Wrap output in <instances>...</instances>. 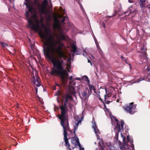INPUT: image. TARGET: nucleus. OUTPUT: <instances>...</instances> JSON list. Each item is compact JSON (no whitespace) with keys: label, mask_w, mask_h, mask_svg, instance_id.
<instances>
[{"label":"nucleus","mask_w":150,"mask_h":150,"mask_svg":"<svg viewBox=\"0 0 150 150\" xmlns=\"http://www.w3.org/2000/svg\"><path fill=\"white\" fill-rule=\"evenodd\" d=\"M41 25L44 28L45 32L42 31L40 35L46 41L45 47H43L44 54L51 61L53 67L50 73L52 75L56 74L59 76L63 82L67 81L69 74L64 69L67 65V57L62 50L64 46V43L59 41V45L57 47V42L51 29L45 27L43 23Z\"/></svg>","instance_id":"nucleus-1"},{"label":"nucleus","mask_w":150,"mask_h":150,"mask_svg":"<svg viewBox=\"0 0 150 150\" xmlns=\"http://www.w3.org/2000/svg\"><path fill=\"white\" fill-rule=\"evenodd\" d=\"M110 117L112 120V124L113 125V119L116 122V125L115 126V136L114 139L117 141L118 139V134L120 132L121 136L122 138L123 141L124 142V144L123 146L120 147V149L122 150H134V146L132 139L127 137L126 139L125 137H124L122 134V130H123V127L124 124V122L123 120L121 121H119L115 117L113 116L112 115H110Z\"/></svg>","instance_id":"nucleus-2"},{"label":"nucleus","mask_w":150,"mask_h":150,"mask_svg":"<svg viewBox=\"0 0 150 150\" xmlns=\"http://www.w3.org/2000/svg\"><path fill=\"white\" fill-rule=\"evenodd\" d=\"M68 102L65 101L63 105L60 106L61 114L60 116L57 117L61 120V125L62 122L63 124H69L68 119V114L67 113V104Z\"/></svg>","instance_id":"nucleus-3"},{"label":"nucleus","mask_w":150,"mask_h":150,"mask_svg":"<svg viewBox=\"0 0 150 150\" xmlns=\"http://www.w3.org/2000/svg\"><path fill=\"white\" fill-rule=\"evenodd\" d=\"M33 3L36 8L41 13L45 14L47 13V6L49 4L48 0H43L40 3L38 2L37 0H34Z\"/></svg>","instance_id":"nucleus-4"},{"label":"nucleus","mask_w":150,"mask_h":150,"mask_svg":"<svg viewBox=\"0 0 150 150\" xmlns=\"http://www.w3.org/2000/svg\"><path fill=\"white\" fill-rule=\"evenodd\" d=\"M61 125L63 128L64 140L65 142V145L66 146L69 148L70 145L68 139L67 138V132L69 131L71 132V131L70 129L69 124H63L62 122Z\"/></svg>","instance_id":"nucleus-5"},{"label":"nucleus","mask_w":150,"mask_h":150,"mask_svg":"<svg viewBox=\"0 0 150 150\" xmlns=\"http://www.w3.org/2000/svg\"><path fill=\"white\" fill-rule=\"evenodd\" d=\"M26 17L28 18V21L29 27L32 30L37 31L40 25V23L39 21H37V25H35L33 23V21L30 19V18L28 17L29 15L27 12H26Z\"/></svg>","instance_id":"nucleus-6"},{"label":"nucleus","mask_w":150,"mask_h":150,"mask_svg":"<svg viewBox=\"0 0 150 150\" xmlns=\"http://www.w3.org/2000/svg\"><path fill=\"white\" fill-rule=\"evenodd\" d=\"M133 103H131L129 105L125 106L124 107L125 109L127 112L132 114H134L136 112L135 110L136 105H133Z\"/></svg>","instance_id":"nucleus-7"},{"label":"nucleus","mask_w":150,"mask_h":150,"mask_svg":"<svg viewBox=\"0 0 150 150\" xmlns=\"http://www.w3.org/2000/svg\"><path fill=\"white\" fill-rule=\"evenodd\" d=\"M58 33L60 34L59 39L61 40H64L66 39V37L64 35V33L62 27L59 24L56 25Z\"/></svg>","instance_id":"nucleus-8"},{"label":"nucleus","mask_w":150,"mask_h":150,"mask_svg":"<svg viewBox=\"0 0 150 150\" xmlns=\"http://www.w3.org/2000/svg\"><path fill=\"white\" fill-rule=\"evenodd\" d=\"M144 64H145L144 70V72L145 73V76L148 78V77L150 76V65L148 64V62H144Z\"/></svg>","instance_id":"nucleus-9"},{"label":"nucleus","mask_w":150,"mask_h":150,"mask_svg":"<svg viewBox=\"0 0 150 150\" xmlns=\"http://www.w3.org/2000/svg\"><path fill=\"white\" fill-rule=\"evenodd\" d=\"M35 77L34 75L33 76V82L36 87H39L41 86L39 77L36 74H35Z\"/></svg>","instance_id":"nucleus-10"},{"label":"nucleus","mask_w":150,"mask_h":150,"mask_svg":"<svg viewBox=\"0 0 150 150\" xmlns=\"http://www.w3.org/2000/svg\"><path fill=\"white\" fill-rule=\"evenodd\" d=\"M140 2H139V4L141 8H142V12L143 13L146 12V10H145L146 5H147L146 4L147 3V1L146 0H139Z\"/></svg>","instance_id":"nucleus-11"},{"label":"nucleus","mask_w":150,"mask_h":150,"mask_svg":"<svg viewBox=\"0 0 150 150\" xmlns=\"http://www.w3.org/2000/svg\"><path fill=\"white\" fill-rule=\"evenodd\" d=\"M71 47L72 50V52H74V53L72 54L73 57H74L75 54L76 55L80 54V49H79L77 48L76 46V43H73Z\"/></svg>","instance_id":"nucleus-12"},{"label":"nucleus","mask_w":150,"mask_h":150,"mask_svg":"<svg viewBox=\"0 0 150 150\" xmlns=\"http://www.w3.org/2000/svg\"><path fill=\"white\" fill-rule=\"evenodd\" d=\"M141 50L142 51V53H143V58H141V59L142 60L144 59L146 60V61H147L148 60V57L146 55L145 53L146 51V47L144 46V45L141 48Z\"/></svg>","instance_id":"nucleus-13"},{"label":"nucleus","mask_w":150,"mask_h":150,"mask_svg":"<svg viewBox=\"0 0 150 150\" xmlns=\"http://www.w3.org/2000/svg\"><path fill=\"white\" fill-rule=\"evenodd\" d=\"M84 53H83V54L87 58L88 62L90 63L91 62L90 59L93 58L94 57L92 55L89 54L87 52L86 49L84 50Z\"/></svg>","instance_id":"nucleus-14"},{"label":"nucleus","mask_w":150,"mask_h":150,"mask_svg":"<svg viewBox=\"0 0 150 150\" xmlns=\"http://www.w3.org/2000/svg\"><path fill=\"white\" fill-rule=\"evenodd\" d=\"M92 127L94 129V132L95 133L96 135L97 136V139L98 140H100V136L99 135H98V134H99V130L97 128V126L96 125V122L95 121H94V125H93Z\"/></svg>","instance_id":"nucleus-15"},{"label":"nucleus","mask_w":150,"mask_h":150,"mask_svg":"<svg viewBox=\"0 0 150 150\" xmlns=\"http://www.w3.org/2000/svg\"><path fill=\"white\" fill-rule=\"evenodd\" d=\"M83 117H81L80 119H79V118L78 117H74V119L75 120L77 119V121H78L77 123L76 124V125L75 126H74V133L75 136H76V135L75 134V130L77 129L78 124L81 122L82 120L83 119Z\"/></svg>","instance_id":"nucleus-16"},{"label":"nucleus","mask_w":150,"mask_h":150,"mask_svg":"<svg viewBox=\"0 0 150 150\" xmlns=\"http://www.w3.org/2000/svg\"><path fill=\"white\" fill-rule=\"evenodd\" d=\"M135 9L132 7V6H131L128 8V10L127 11H126L124 12V14H126L127 13H129L128 14V15H129V14H131L133 13H134L135 11Z\"/></svg>","instance_id":"nucleus-17"},{"label":"nucleus","mask_w":150,"mask_h":150,"mask_svg":"<svg viewBox=\"0 0 150 150\" xmlns=\"http://www.w3.org/2000/svg\"><path fill=\"white\" fill-rule=\"evenodd\" d=\"M68 23L69 21V19L67 16H65L63 17L61 21V23L63 24H65V22Z\"/></svg>","instance_id":"nucleus-18"},{"label":"nucleus","mask_w":150,"mask_h":150,"mask_svg":"<svg viewBox=\"0 0 150 150\" xmlns=\"http://www.w3.org/2000/svg\"><path fill=\"white\" fill-rule=\"evenodd\" d=\"M72 97L71 95L67 94L65 97V101L66 102H68L69 100H72Z\"/></svg>","instance_id":"nucleus-19"},{"label":"nucleus","mask_w":150,"mask_h":150,"mask_svg":"<svg viewBox=\"0 0 150 150\" xmlns=\"http://www.w3.org/2000/svg\"><path fill=\"white\" fill-rule=\"evenodd\" d=\"M106 144L107 146L109 147L110 150H112V148L113 147L112 144L110 142H108L106 143Z\"/></svg>","instance_id":"nucleus-20"},{"label":"nucleus","mask_w":150,"mask_h":150,"mask_svg":"<svg viewBox=\"0 0 150 150\" xmlns=\"http://www.w3.org/2000/svg\"><path fill=\"white\" fill-rule=\"evenodd\" d=\"M93 38H94V41H95V42L96 43V47H97V49H100V46L99 45V44L98 42V41L97 40L95 36H94V35H93Z\"/></svg>","instance_id":"nucleus-21"},{"label":"nucleus","mask_w":150,"mask_h":150,"mask_svg":"<svg viewBox=\"0 0 150 150\" xmlns=\"http://www.w3.org/2000/svg\"><path fill=\"white\" fill-rule=\"evenodd\" d=\"M143 80H144V79H142L141 78H140L138 79H137L136 78H135L133 80L134 82H133V83H135L136 82L139 83L141 81Z\"/></svg>","instance_id":"nucleus-22"},{"label":"nucleus","mask_w":150,"mask_h":150,"mask_svg":"<svg viewBox=\"0 0 150 150\" xmlns=\"http://www.w3.org/2000/svg\"><path fill=\"white\" fill-rule=\"evenodd\" d=\"M82 79L83 80L86 81L88 83H89V80L86 76H84L82 77Z\"/></svg>","instance_id":"nucleus-23"},{"label":"nucleus","mask_w":150,"mask_h":150,"mask_svg":"<svg viewBox=\"0 0 150 150\" xmlns=\"http://www.w3.org/2000/svg\"><path fill=\"white\" fill-rule=\"evenodd\" d=\"M76 139L75 140V141L76 142V146H78L79 147V148H81V145L80 143V142H79V139L77 137H76Z\"/></svg>","instance_id":"nucleus-24"},{"label":"nucleus","mask_w":150,"mask_h":150,"mask_svg":"<svg viewBox=\"0 0 150 150\" xmlns=\"http://www.w3.org/2000/svg\"><path fill=\"white\" fill-rule=\"evenodd\" d=\"M52 4L51 2L50 3V6H49L48 5L47 6V11L48 8H52ZM47 13L45 14H47Z\"/></svg>","instance_id":"nucleus-25"},{"label":"nucleus","mask_w":150,"mask_h":150,"mask_svg":"<svg viewBox=\"0 0 150 150\" xmlns=\"http://www.w3.org/2000/svg\"><path fill=\"white\" fill-rule=\"evenodd\" d=\"M79 4L80 8H81V10H82V11L83 12V13L84 12L85 13L84 10V9H83V8L82 5L81 4H80L79 2Z\"/></svg>","instance_id":"nucleus-26"},{"label":"nucleus","mask_w":150,"mask_h":150,"mask_svg":"<svg viewBox=\"0 0 150 150\" xmlns=\"http://www.w3.org/2000/svg\"><path fill=\"white\" fill-rule=\"evenodd\" d=\"M87 94V93L86 91H83L82 94V95L83 97H85Z\"/></svg>","instance_id":"nucleus-27"},{"label":"nucleus","mask_w":150,"mask_h":150,"mask_svg":"<svg viewBox=\"0 0 150 150\" xmlns=\"http://www.w3.org/2000/svg\"><path fill=\"white\" fill-rule=\"evenodd\" d=\"M0 44H1L2 45V46L4 47H5L6 45H7L5 42H0Z\"/></svg>","instance_id":"nucleus-28"},{"label":"nucleus","mask_w":150,"mask_h":150,"mask_svg":"<svg viewBox=\"0 0 150 150\" xmlns=\"http://www.w3.org/2000/svg\"><path fill=\"white\" fill-rule=\"evenodd\" d=\"M98 52H99L100 53V54H102L103 52H102L101 49V48L99 49H98Z\"/></svg>","instance_id":"nucleus-29"},{"label":"nucleus","mask_w":150,"mask_h":150,"mask_svg":"<svg viewBox=\"0 0 150 150\" xmlns=\"http://www.w3.org/2000/svg\"><path fill=\"white\" fill-rule=\"evenodd\" d=\"M121 58L122 59V60H124L125 61V62H126V63H127V61L124 59V58L122 56H121Z\"/></svg>","instance_id":"nucleus-30"},{"label":"nucleus","mask_w":150,"mask_h":150,"mask_svg":"<svg viewBox=\"0 0 150 150\" xmlns=\"http://www.w3.org/2000/svg\"><path fill=\"white\" fill-rule=\"evenodd\" d=\"M69 79L70 80L72 81L73 80V77L72 76H70L69 78Z\"/></svg>","instance_id":"nucleus-31"},{"label":"nucleus","mask_w":150,"mask_h":150,"mask_svg":"<svg viewBox=\"0 0 150 150\" xmlns=\"http://www.w3.org/2000/svg\"><path fill=\"white\" fill-rule=\"evenodd\" d=\"M146 7H147L148 8L150 9V5H146Z\"/></svg>","instance_id":"nucleus-32"},{"label":"nucleus","mask_w":150,"mask_h":150,"mask_svg":"<svg viewBox=\"0 0 150 150\" xmlns=\"http://www.w3.org/2000/svg\"><path fill=\"white\" fill-rule=\"evenodd\" d=\"M75 79L76 80H80L81 79L77 77L75 78Z\"/></svg>","instance_id":"nucleus-33"},{"label":"nucleus","mask_w":150,"mask_h":150,"mask_svg":"<svg viewBox=\"0 0 150 150\" xmlns=\"http://www.w3.org/2000/svg\"><path fill=\"white\" fill-rule=\"evenodd\" d=\"M28 10H29V11L31 13L32 12V9L31 8H28Z\"/></svg>","instance_id":"nucleus-34"},{"label":"nucleus","mask_w":150,"mask_h":150,"mask_svg":"<svg viewBox=\"0 0 150 150\" xmlns=\"http://www.w3.org/2000/svg\"><path fill=\"white\" fill-rule=\"evenodd\" d=\"M98 97L99 98V99L100 100H101V101H102V99H101V98H100V96L99 95H98Z\"/></svg>","instance_id":"nucleus-35"},{"label":"nucleus","mask_w":150,"mask_h":150,"mask_svg":"<svg viewBox=\"0 0 150 150\" xmlns=\"http://www.w3.org/2000/svg\"><path fill=\"white\" fill-rule=\"evenodd\" d=\"M110 101H107L106 102V104H108L110 103Z\"/></svg>","instance_id":"nucleus-36"},{"label":"nucleus","mask_w":150,"mask_h":150,"mask_svg":"<svg viewBox=\"0 0 150 150\" xmlns=\"http://www.w3.org/2000/svg\"><path fill=\"white\" fill-rule=\"evenodd\" d=\"M128 2L130 3H132L133 2L132 0H128Z\"/></svg>","instance_id":"nucleus-37"},{"label":"nucleus","mask_w":150,"mask_h":150,"mask_svg":"<svg viewBox=\"0 0 150 150\" xmlns=\"http://www.w3.org/2000/svg\"><path fill=\"white\" fill-rule=\"evenodd\" d=\"M98 146H101V144H100V142H99L98 143Z\"/></svg>","instance_id":"nucleus-38"},{"label":"nucleus","mask_w":150,"mask_h":150,"mask_svg":"<svg viewBox=\"0 0 150 150\" xmlns=\"http://www.w3.org/2000/svg\"><path fill=\"white\" fill-rule=\"evenodd\" d=\"M35 90L36 91V93H38V88H35Z\"/></svg>","instance_id":"nucleus-39"},{"label":"nucleus","mask_w":150,"mask_h":150,"mask_svg":"<svg viewBox=\"0 0 150 150\" xmlns=\"http://www.w3.org/2000/svg\"><path fill=\"white\" fill-rule=\"evenodd\" d=\"M73 141H74V142L75 141V140H74V139H72L71 140V143H73Z\"/></svg>","instance_id":"nucleus-40"},{"label":"nucleus","mask_w":150,"mask_h":150,"mask_svg":"<svg viewBox=\"0 0 150 150\" xmlns=\"http://www.w3.org/2000/svg\"><path fill=\"white\" fill-rule=\"evenodd\" d=\"M82 148H84L83 147H81V148H80V150H82Z\"/></svg>","instance_id":"nucleus-41"},{"label":"nucleus","mask_w":150,"mask_h":150,"mask_svg":"<svg viewBox=\"0 0 150 150\" xmlns=\"http://www.w3.org/2000/svg\"><path fill=\"white\" fill-rule=\"evenodd\" d=\"M104 97H105V100H106V95L105 94V95H104Z\"/></svg>","instance_id":"nucleus-42"},{"label":"nucleus","mask_w":150,"mask_h":150,"mask_svg":"<svg viewBox=\"0 0 150 150\" xmlns=\"http://www.w3.org/2000/svg\"><path fill=\"white\" fill-rule=\"evenodd\" d=\"M143 63V62H139V64H142Z\"/></svg>","instance_id":"nucleus-43"},{"label":"nucleus","mask_w":150,"mask_h":150,"mask_svg":"<svg viewBox=\"0 0 150 150\" xmlns=\"http://www.w3.org/2000/svg\"><path fill=\"white\" fill-rule=\"evenodd\" d=\"M24 4H25V5L27 7L28 6V5L27 3H24Z\"/></svg>","instance_id":"nucleus-44"},{"label":"nucleus","mask_w":150,"mask_h":150,"mask_svg":"<svg viewBox=\"0 0 150 150\" xmlns=\"http://www.w3.org/2000/svg\"><path fill=\"white\" fill-rule=\"evenodd\" d=\"M57 102H58V103H59V101L58 100V97H57Z\"/></svg>","instance_id":"nucleus-45"},{"label":"nucleus","mask_w":150,"mask_h":150,"mask_svg":"<svg viewBox=\"0 0 150 150\" xmlns=\"http://www.w3.org/2000/svg\"><path fill=\"white\" fill-rule=\"evenodd\" d=\"M56 86H59V85L57 83L56 84Z\"/></svg>","instance_id":"nucleus-46"},{"label":"nucleus","mask_w":150,"mask_h":150,"mask_svg":"<svg viewBox=\"0 0 150 150\" xmlns=\"http://www.w3.org/2000/svg\"><path fill=\"white\" fill-rule=\"evenodd\" d=\"M148 81H150V79L149 78L148 79Z\"/></svg>","instance_id":"nucleus-47"},{"label":"nucleus","mask_w":150,"mask_h":150,"mask_svg":"<svg viewBox=\"0 0 150 150\" xmlns=\"http://www.w3.org/2000/svg\"><path fill=\"white\" fill-rule=\"evenodd\" d=\"M68 71L69 72H70V70L69 69L68 70Z\"/></svg>","instance_id":"nucleus-48"},{"label":"nucleus","mask_w":150,"mask_h":150,"mask_svg":"<svg viewBox=\"0 0 150 150\" xmlns=\"http://www.w3.org/2000/svg\"><path fill=\"white\" fill-rule=\"evenodd\" d=\"M34 44L33 45H32H32H31V47L32 48V46H34Z\"/></svg>","instance_id":"nucleus-49"},{"label":"nucleus","mask_w":150,"mask_h":150,"mask_svg":"<svg viewBox=\"0 0 150 150\" xmlns=\"http://www.w3.org/2000/svg\"><path fill=\"white\" fill-rule=\"evenodd\" d=\"M90 63L91 64V66H92V63H91V62Z\"/></svg>","instance_id":"nucleus-50"},{"label":"nucleus","mask_w":150,"mask_h":150,"mask_svg":"<svg viewBox=\"0 0 150 150\" xmlns=\"http://www.w3.org/2000/svg\"><path fill=\"white\" fill-rule=\"evenodd\" d=\"M94 144H96V142H94Z\"/></svg>","instance_id":"nucleus-51"},{"label":"nucleus","mask_w":150,"mask_h":150,"mask_svg":"<svg viewBox=\"0 0 150 150\" xmlns=\"http://www.w3.org/2000/svg\"><path fill=\"white\" fill-rule=\"evenodd\" d=\"M68 29H67L66 30V31H68Z\"/></svg>","instance_id":"nucleus-52"},{"label":"nucleus","mask_w":150,"mask_h":150,"mask_svg":"<svg viewBox=\"0 0 150 150\" xmlns=\"http://www.w3.org/2000/svg\"><path fill=\"white\" fill-rule=\"evenodd\" d=\"M69 150H71L70 148H69Z\"/></svg>","instance_id":"nucleus-53"},{"label":"nucleus","mask_w":150,"mask_h":150,"mask_svg":"<svg viewBox=\"0 0 150 150\" xmlns=\"http://www.w3.org/2000/svg\"><path fill=\"white\" fill-rule=\"evenodd\" d=\"M82 150H84V148H82Z\"/></svg>","instance_id":"nucleus-54"},{"label":"nucleus","mask_w":150,"mask_h":150,"mask_svg":"<svg viewBox=\"0 0 150 150\" xmlns=\"http://www.w3.org/2000/svg\"><path fill=\"white\" fill-rule=\"evenodd\" d=\"M109 17L111 18L112 17V16H109Z\"/></svg>","instance_id":"nucleus-55"},{"label":"nucleus","mask_w":150,"mask_h":150,"mask_svg":"<svg viewBox=\"0 0 150 150\" xmlns=\"http://www.w3.org/2000/svg\"><path fill=\"white\" fill-rule=\"evenodd\" d=\"M74 147H73V149H74Z\"/></svg>","instance_id":"nucleus-56"},{"label":"nucleus","mask_w":150,"mask_h":150,"mask_svg":"<svg viewBox=\"0 0 150 150\" xmlns=\"http://www.w3.org/2000/svg\"><path fill=\"white\" fill-rule=\"evenodd\" d=\"M25 0V1H27V0Z\"/></svg>","instance_id":"nucleus-57"},{"label":"nucleus","mask_w":150,"mask_h":150,"mask_svg":"<svg viewBox=\"0 0 150 150\" xmlns=\"http://www.w3.org/2000/svg\"><path fill=\"white\" fill-rule=\"evenodd\" d=\"M38 0H37V1H38Z\"/></svg>","instance_id":"nucleus-58"}]
</instances>
